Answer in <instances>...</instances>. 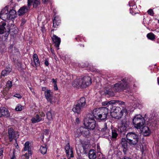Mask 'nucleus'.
Here are the masks:
<instances>
[{
    "instance_id": "obj_50",
    "label": "nucleus",
    "mask_w": 159,
    "mask_h": 159,
    "mask_svg": "<svg viewBox=\"0 0 159 159\" xmlns=\"http://www.w3.org/2000/svg\"><path fill=\"white\" fill-rule=\"evenodd\" d=\"M117 102L116 103H118L120 105H123L124 104V102H120L118 100H116Z\"/></svg>"
},
{
    "instance_id": "obj_26",
    "label": "nucleus",
    "mask_w": 159,
    "mask_h": 159,
    "mask_svg": "<svg viewBox=\"0 0 159 159\" xmlns=\"http://www.w3.org/2000/svg\"><path fill=\"white\" fill-rule=\"evenodd\" d=\"M43 118L40 117L39 115L37 114L35 116V117H33L31 119V120L32 123H35L43 120Z\"/></svg>"
},
{
    "instance_id": "obj_14",
    "label": "nucleus",
    "mask_w": 159,
    "mask_h": 159,
    "mask_svg": "<svg viewBox=\"0 0 159 159\" xmlns=\"http://www.w3.org/2000/svg\"><path fill=\"white\" fill-rule=\"evenodd\" d=\"M45 97L48 101L51 103H53L54 102L52 101L54 97L53 96V93L50 90H47L44 92Z\"/></svg>"
},
{
    "instance_id": "obj_49",
    "label": "nucleus",
    "mask_w": 159,
    "mask_h": 159,
    "mask_svg": "<svg viewBox=\"0 0 159 159\" xmlns=\"http://www.w3.org/2000/svg\"><path fill=\"white\" fill-rule=\"evenodd\" d=\"M52 82H53V83L54 84H57V79H52Z\"/></svg>"
},
{
    "instance_id": "obj_23",
    "label": "nucleus",
    "mask_w": 159,
    "mask_h": 159,
    "mask_svg": "<svg viewBox=\"0 0 159 159\" xmlns=\"http://www.w3.org/2000/svg\"><path fill=\"white\" fill-rule=\"evenodd\" d=\"M94 117H95L93 116V115L91 114H88L87 117L84 120V124H86V122H88L89 123L90 122H93V121H95Z\"/></svg>"
},
{
    "instance_id": "obj_61",
    "label": "nucleus",
    "mask_w": 159,
    "mask_h": 159,
    "mask_svg": "<svg viewBox=\"0 0 159 159\" xmlns=\"http://www.w3.org/2000/svg\"><path fill=\"white\" fill-rule=\"evenodd\" d=\"M157 145L158 146H159V144L158 145V144H157Z\"/></svg>"
},
{
    "instance_id": "obj_24",
    "label": "nucleus",
    "mask_w": 159,
    "mask_h": 159,
    "mask_svg": "<svg viewBox=\"0 0 159 159\" xmlns=\"http://www.w3.org/2000/svg\"><path fill=\"white\" fill-rule=\"evenodd\" d=\"M118 129L115 128L111 129V138L112 140H116L118 136Z\"/></svg>"
},
{
    "instance_id": "obj_55",
    "label": "nucleus",
    "mask_w": 159,
    "mask_h": 159,
    "mask_svg": "<svg viewBox=\"0 0 159 159\" xmlns=\"http://www.w3.org/2000/svg\"><path fill=\"white\" fill-rule=\"evenodd\" d=\"M50 51L52 54L54 53V50L52 49V48H51L50 49Z\"/></svg>"
},
{
    "instance_id": "obj_19",
    "label": "nucleus",
    "mask_w": 159,
    "mask_h": 159,
    "mask_svg": "<svg viewBox=\"0 0 159 159\" xmlns=\"http://www.w3.org/2000/svg\"><path fill=\"white\" fill-rule=\"evenodd\" d=\"M29 9V7L24 6L21 7L18 11V15L20 16H22L27 12Z\"/></svg>"
},
{
    "instance_id": "obj_54",
    "label": "nucleus",
    "mask_w": 159,
    "mask_h": 159,
    "mask_svg": "<svg viewBox=\"0 0 159 159\" xmlns=\"http://www.w3.org/2000/svg\"><path fill=\"white\" fill-rule=\"evenodd\" d=\"M122 159H132L130 158L127 157L125 156L123 158H122Z\"/></svg>"
},
{
    "instance_id": "obj_1",
    "label": "nucleus",
    "mask_w": 159,
    "mask_h": 159,
    "mask_svg": "<svg viewBox=\"0 0 159 159\" xmlns=\"http://www.w3.org/2000/svg\"><path fill=\"white\" fill-rule=\"evenodd\" d=\"M109 111L108 108L106 107L97 108L93 110V114L97 119L104 120L107 119Z\"/></svg>"
},
{
    "instance_id": "obj_5",
    "label": "nucleus",
    "mask_w": 159,
    "mask_h": 159,
    "mask_svg": "<svg viewBox=\"0 0 159 159\" xmlns=\"http://www.w3.org/2000/svg\"><path fill=\"white\" fill-rule=\"evenodd\" d=\"M144 118L140 115H136L133 119L134 127L137 129H141L145 123Z\"/></svg>"
},
{
    "instance_id": "obj_37",
    "label": "nucleus",
    "mask_w": 159,
    "mask_h": 159,
    "mask_svg": "<svg viewBox=\"0 0 159 159\" xmlns=\"http://www.w3.org/2000/svg\"><path fill=\"white\" fill-rule=\"evenodd\" d=\"M104 93L106 95H108L110 96H113L114 95V92L110 89L107 90Z\"/></svg>"
},
{
    "instance_id": "obj_47",
    "label": "nucleus",
    "mask_w": 159,
    "mask_h": 159,
    "mask_svg": "<svg viewBox=\"0 0 159 159\" xmlns=\"http://www.w3.org/2000/svg\"><path fill=\"white\" fill-rule=\"evenodd\" d=\"M54 89L55 90H57L58 89V87L57 86V84H54Z\"/></svg>"
},
{
    "instance_id": "obj_11",
    "label": "nucleus",
    "mask_w": 159,
    "mask_h": 159,
    "mask_svg": "<svg viewBox=\"0 0 159 159\" xmlns=\"http://www.w3.org/2000/svg\"><path fill=\"white\" fill-rule=\"evenodd\" d=\"M110 130L108 129L107 127L106 123H105L104 125V127L102 128L100 131V134L102 137L107 138L110 135Z\"/></svg>"
},
{
    "instance_id": "obj_15",
    "label": "nucleus",
    "mask_w": 159,
    "mask_h": 159,
    "mask_svg": "<svg viewBox=\"0 0 159 159\" xmlns=\"http://www.w3.org/2000/svg\"><path fill=\"white\" fill-rule=\"evenodd\" d=\"M7 34L5 35L4 37L6 39L8 36L10 31L11 32L15 33V30H16L15 28V26L13 24H11L10 25L8 24L7 26Z\"/></svg>"
},
{
    "instance_id": "obj_40",
    "label": "nucleus",
    "mask_w": 159,
    "mask_h": 159,
    "mask_svg": "<svg viewBox=\"0 0 159 159\" xmlns=\"http://www.w3.org/2000/svg\"><path fill=\"white\" fill-rule=\"evenodd\" d=\"M12 86V82L11 81H8L6 84V88L8 89H10L11 88Z\"/></svg>"
},
{
    "instance_id": "obj_38",
    "label": "nucleus",
    "mask_w": 159,
    "mask_h": 159,
    "mask_svg": "<svg viewBox=\"0 0 159 159\" xmlns=\"http://www.w3.org/2000/svg\"><path fill=\"white\" fill-rule=\"evenodd\" d=\"M148 38L151 40H153L155 39V36L152 33H148L147 35Z\"/></svg>"
},
{
    "instance_id": "obj_30",
    "label": "nucleus",
    "mask_w": 159,
    "mask_h": 159,
    "mask_svg": "<svg viewBox=\"0 0 159 159\" xmlns=\"http://www.w3.org/2000/svg\"><path fill=\"white\" fill-rule=\"evenodd\" d=\"M30 143L28 141L26 142L24 145V150L26 151L28 150V154L31 155L32 154L31 151L30 149Z\"/></svg>"
},
{
    "instance_id": "obj_12",
    "label": "nucleus",
    "mask_w": 159,
    "mask_h": 159,
    "mask_svg": "<svg viewBox=\"0 0 159 159\" xmlns=\"http://www.w3.org/2000/svg\"><path fill=\"white\" fill-rule=\"evenodd\" d=\"M66 155L67 157H73L74 154L72 148L70 146L69 143H68L65 147Z\"/></svg>"
},
{
    "instance_id": "obj_16",
    "label": "nucleus",
    "mask_w": 159,
    "mask_h": 159,
    "mask_svg": "<svg viewBox=\"0 0 159 159\" xmlns=\"http://www.w3.org/2000/svg\"><path fill=\"white\" fill-rule=\"evenodd\" d=\"M10 114L8 110L5 107H0V117L3 116L5 117H8Z\"/></svg>"
},
{
    "instance_id": "obj_2",
    "label": "nucleus",
    "mask_w": 159,
    "mask_h": 159,
    "mask_svg": "<svg viewBox=\"0 0 159 159\" xmlns=\"http://www.w3.org/2000/svg\"><path fill=\"white\" fill-rule=\"evenodd\" d=\"M91 84V79L89 76H85L83 78L77 79L72 83L74 87H86Z\"/></svg>"
},
{
    "instance_id": "obj_9",
    "label": "nucleus",
    "mask_w": 159,
    "mask_h": 159,
    "mask_svg": "<svg viewBox=\"0 0 159 159\" xmlns=\"http://www.w3.org/2000/svg\"><path fill=\"white\" fill-rule=\"evenodd\" d=\"M8 134L9 141L11 142L13 139H15L16 142V144L18 146L17 139L19 136V132L15 131L12 128H10L8 129Z\"/></svg>"
},
{
    "instance_id": "obj_20",
    "label": "nucleus",
    "mask_w": 159,
    "mask_h": 159,
    "mask_svg": "<svg viewBox=\"0 0 159 159\" xmlns=\"http://www.w3.org/2000/svg\"><path fill=\"white\" fill-rule=\"evenodd\" d=\"M52 39L56 47L58 48L61 43V39L60 38L58 37L56 35H53L52 37Z\"/></svg>"
},
{
    "instance_id": "obj_6",
    "label": "nucleus",
    "mask_w": 159,
    "mask_h": 159,
    "mask_svg": "<svg viewBox=\"0 0 159 159\" xmlns=\"http://www.w3.org/2000/svg\"><path fill=\"white\" fill-rule=\"evenodd\" d=\"M111 108V111L112 112H113L114 115V117L117 119H120L124 113H126L127 110L126 109L124 108L122 110L120 107L115 106H112Z\"/></svg>"
},
{
    "instance_id": "obj_22",
    "label": "nucleus",
    "mask_w": 159,
    "mask_h": 159,
    "mask_svg": "<svg viewBox=\"0 0 159 159\" xmlns=\"http://www.w3.org/2000/svg\"><path fill=\"white\" fill-rule=\"evenodd\" d=\"M6 23L4 21H2L0 23V34H3L5 33L7 34V27H5Z\"/></svg>"
},
{
    "instance_id": "obj_41",
    "label": "nucleus",
    "mask_w": 159,
    "mask_h": 159,
    "mask_svg": "<svg viewBox=\"0 0 159 159\" xmlns=\"http://www.w3.org/2000/svg\"><path fill=\"white\" fill-rule=\"evenodd\" d=\"M89 147V145L88 144L84 143L82 144V147L85 153L86 152V151L88 150Z\"/></svg>"
},
{
    "instance_id": "obj_42",
    "label": "nucleus",
    "mask_w": 159,
    "mask_h": 159,
    "mask_svg": "<svg viewBox=\"0 0 159 159\" xmlns=\"http://www.w3.org/2000/svg\"><path fill=\"white\" fill-rule=\"evenodd\" d=\"M90 71H92L93 72H96L97 73H99V70H98L96 69L95 68H93V67H92L90 68Z\"/></svg>"
},
{
    "instance_id": "obj_48",
    "label": "nucleus",
    "mask_w": 159,
    "mask_h": 159,
    "mask_svg": "<svg viewBox=\"0 0 159 159\" xmlns=\"http://www.w3.org/2000/svg\"><path fill=\"white\" fill-rule=\"evenodd\" d=\"M22 157H25L26 158L25 159H28L29 158V156L28 155V154L27 153L25 154L24 155H23Z\"/></svg>"
},
{
    "instance_id": "obj_3",
    "label": "nucleus",
    "mask_w": 159,
    "mask_h": 159,
    "mask_svg": "<svg viewBox=\"0 0 159 159\" xmlns=\"http://www.w3.org/2000/svg\"><path fill=\"white\" fill-rule=\"evenodd\" d=\"M129 87V85L127 82V79L125 78L115 84L114 85L113 89L116 92H118L128 89Z\"/></svg>"
},
{
    "instance_id": "obj_21",
    "label": "nucleus",
    "mask_w": 159,
    "mask_h": 159,
    "mask_svg": "<svg viewBox=\"0 0 159 159\" xmlns=\"http://www.w3.org/2000/svg\"><path fill=\"white\" fill-rule=\"evenodd\" d=\"M33 4L34 7H36L39 4V0H28V6L29 7Z\"/></svg>"
},
{
    "instance_id": "obj_63",
    "label": "nucleus",
    "mask_w": 159,
    "mask_h": 159,
    "mask_svg": "<svg viewBox=\"0 0 159 159\" xmlns=\"http://www.w3.org/2000/svg\"><path fill=\"white\" fill-rule=\"evenodd\" d=\"M50 123H49L48 124L50 125Z\"/></svg>"
},
{
    "instance_id": "obj_4",
    "label": "nucleus",
    "mask_w": 159,
    "mask_h": 159,
    "mask_svg": "<svg viewBox=\"0 0 159 159\" xmlns=\"http://www.w3.org/2000/svg\"><path fill=\"white\" fill-rule=\"evenodd\" d=\"M86 105L85 98L82 97L78 100L76 104H75L72 108V111L75 113H80Z\"/></svg>"
},
{
    "instance_id": "obj_57",
    "label": "nucleus",
    "mask_w": 159,
    "mask_h": 159,
    "mask_svg": "<svg viewBox=\"0 0 159 159\" xmlns=\"http://www.w3.org/2000/svg\"><path fill=\"white\" fill-rule=\"evenodd\" d=\"M29 88H30V89L31 91L32 92H33L34 90H33L32 88L31 87H29Z\"/></svg>"
},
{
    "instance_id": "obj_45",
    "label": "nucleus",
    "mask_w": 159,
    "mask_h": 159,
    "mask_svg": "<svg viewBox=\"0 0 159 159\" xmlns=\"http://www.w3.org/2000/svg\"><path fill=\"white\" fill-rule=\"evenodd\" d=\"M14 97L19 99H20L21 98V96L19 94H16L14 95Z\"/></svg>"
},
{
    "instance_id": "obj_52",
    "label": "nucleus",
    "mask_w": 159,
    "mask_h": 159,
    "mask_svg": "<svg viewBox=\"0 0 159 159\" xmlns=\"http://www.w3.org/2000/svg\"><path fill=\"white\" fill-rule=\"evenodd\" d=\"M45 65L46 66H48L49 65V62L48 61L46 60L44 63Z\"/></svg>"
},
{
    "instance_id": "obj_53",
    "label": "nucleus",
    "mask_w": 159,
    "mask_h": 159,
    "mask_svg": "<svg viewBox=\"0 0 159 159\" xmlns=\"http://www.w3.org/2000/svg\"><path fill=\"white\" fill-rule=\"evenodd\" d=\"M42 90L43 91H44L45 92L48 89H46V87H43L42 88Z\"/></svg>"
},
{
    "instance_id": "obj_60",
    "label": "nucleus",
    "mask_w": 159,
    "mask_h": 159,
    "mask_svg": "<svg viewBox=\"0 0 159 159\" xmlns=\"http://www.w3.org/2000/svg\"><path fill=\"white\" fill-rule=\"evenodd\" d=\"M2 87V85L0 84V89Z\"/></svg>"
},
{
    "instance_id": "obj_28",
    "label": "nucleus",
    "mask_w": 159,
    "mask_h": 159,
    "mask_svg": "<svg viewBox=\"0 0 159 159\" xmlns=\"http://www.w3.org/2000/svg\"><path fill=\"white\" fill-rule=\"evenodd\" d=\"M11 68L10 67H7L1 73L2 76H7L11 71Z\"/></svg>"
},
{
    "instance_id": "obj_13",
    "label": "nucleus",
    "mask_w": 159,
    "mask_h": 159,
    "mask_svg": "<svg viewBox=\"0 0 159 159\" xmlns=\"http://www.w3.org/2000/svg\"><path fill=\"white\" fill-rule=\"evenodd\" d=\"M8 10L7 6H6L1 11L0 17L3 20H8Z\"/></svg>"
},
{
    "instance_id": "obj_32",
    "label": "nucleus",
    "mask_w": 159,
    "mask_h": 159,
    "mask_svg": "<svg viewBox=\"0 0 159 159\" xmlns=\"http://www.w3.org/2000/svg\"><path fill=\"white\" fill-rule=\"evenodd\" d=\"M46 115L47 119L50 120H52L54 117L53 113H52L51 110H50L47 113Z\"/></svg>"
},
{
    "instance_id": "obj_39",
    "label": "nucleus",
    "mask_w": 159,
    "mask_h": 159,
    "mask_svg": "<svg viewBox=\"0 0 159 159\" xmlns=\"http://www.w3.org/2000/svg\"><path fill=\"white\" fill-rule=\"evenodd\" d=\"M24 107L20 104H18L16 106L15 110L16 111H20L24 108Z\"/></svg>"
},
{
    "instance_id": "obj_34",
    "label": "nucleus",
    "mask_w": 159,
    "mask_h": 159,
    "mask_svg": "<svg viewBox=\"0 0 159 159\" xmlns=\"http://www.w3.org/2000/svg\"><path fill=\"white\" fill-rule=\"evenodd\" d=\"M117 102V101L114 100H111L108 101L104 102H102V105L103 106H105L106 105H109L114 104L116 103Z\"/></svg>"
},
{
    "instance_id": "obj_29",
    "label": "nucleus",
    "mask_w": 159,
    "mask_h": 159,
    "mask_svg": "<svg viewBox=\"0 0 159 159\" xmlns=\"http://www.w3.org/2000/svg\"><path fill=\"white\" fill-rule=\"evenodd\" d=\"M33 58L35 66L37 67L39 66L40 65V62L37 54H34L33 56Z\"/></svg>"
},
{
    "instance_id": "obj_51",
    "label": "nucleus",
    "mask_w": 159,
    "mask_h": 159,
    "mask_svg": "<svg viewBox=\"0 0 159 159\" xmlns=\"http://www.w3.org/2000/svg\"><path fill=\"white\" fill-rule=\"evenodd\" d=\"M3 151V148L0 149V156H1L2 155Z\"/></svg>"
},
{
    "instance_id": "obj_25",
    "label": "nucleus",
    "mask_w": 159,
    "mask_h": 159,
    "mask_svg": "<svg viewBox=\"0 0 159 159\" xmlns=\"http://www.w3.org/2000/svg\"><path fill=\"white\" fill-rule=\"evenodd\" d=\"M89 122H86V124H84L85 126L90 130L93 129L95 127V121L88 123Z\"/></svg>"
},
{
    "instance_id": "obj_36",
    "label": "nucleus",
    "mask_w": 159,
    "mask_h": 159,
    "mask_svg": "<svg viewBox=\"0 0 159 159\" xmlns=\"http://www.w3.org/2000/svg\"><path fill=\"white\" fill-rule=\"evenodd\" d=\"M127 141H122L121 142V144L122 147L124 148L123 151L125 153L127 148Z\"/></svg>"
},
{
    "instance_id": "obj_18",
    "label": "nucleus",
    "mask_w": 159,
    "mask_h": 159,
    "mask_svg": "<svg viewBox=\"0 0 159 159\" xmlns=\"http://www.w3.org/2000/svg\"><path fill=\"white\" fill-rule=\"evenodd\" d=\"M8 20L15 19L17 16L16 11L13 9H10L8 11Z\"/></svg>"
},
{
    "instance_id": "obj_56",
    "label": "nucleus",
    "mask_w": 159,
    "mask_h": 159,
    "mask_svg": "<svg viewBox=\"0 0 159 159\" xmlns=\"http://www.w3.org/2000/svg\"><path fill=\"white\" fill-rule=\"evenodd\" d=\"M48 0H42V2L44 3H46L48 1Z\"/></svg>"
},
{
    "instance_id": "obj_35",
    "label": "nucleus",
    "mask_w": 159,
    "mask_h": 159,
    "mask_svg": "<svg viewBox=\"0 0 159 159\" xmlns=\"http://www.w3.org/2000/svg\"><path fill=\"white\" fill-rule=\"evenodd\" d=\"M46 145H44L43 146H41L39 150L40 152L43 154H45L46 153L47 151V148H46Z\"/></svg>"
},
{
    "instance_id": "obj_17",
    "label": "nucleus",
    "mask_w": 159,
    "mask_h": 159,
    "mask_svg": "<svg viewBox=\"0 0 159 159\" xmlns=\"http://www.w3.org/2000/svg\"><path fill=\"white\" fill-rule=\"evenodd\" d=\"M140 129L144 136H148L151 133V131L148 126H143Z\"/></svg>"
},
{
    "instance_id": "obj_7",
    "label": "nucleus",
    "mask_w": 159,
    "mask_h": 159,
    "mask_svg": "<svg viewBox=\"0 0 159 159\" xmlns=\"http://www.w3.org/2000/svg\"><path fill=\"white\" fill-rule=\"evenodd\" d=\"M126 137L128 143L131 145L136 144L139 139L138 135L133 132L128 133L126 135Z\"/></svg>"
},
{
    "instance_id": "obj_31",
    "label": "nucleus",
    "mask_w": 159,
    "mask_h": 159,
    "mask_svg": "<svg viewBox=\"0 0 159 159\" xmlns=\"http://www.w3.org/2000/svg\"><path fill=\"white\" fill-rule=\"evenodd\" d=\"M89 157L90 159H96V155L95 151L94 150L91 149L89 151Z\"/></svg>"
},
{
    "instance_id": "obj_8",
    "label": "nucleus",
    "mask_w": 159,
    "mask_h": 159,
    "mask_svg": "<svg viewBox=\"0 0 159 159\" xmlns=\"http://www.w3.org/2000/svg\"><path fill=\"white\" fill-rule=\"evenodd\" d=\"M88 128L81 127L77 129L75 131V137H78L81 135L84 136L88 137L90 134V133Z\"/></svg>"
},
{
    "instance_id": "obj_33",
    "label": "nucleus",
    "mask_w": 159,
    "mask_h": 159,
    "mask_svg": "<svg viewBox=\"0 0 159 159\" xmlns=\"http://www.w3.org/2000/svg\"><path fill=\"white\" fill-rule=\"evenodd\" d=\"M130 12L133 15H134L138 13V9L136 6H133L130 8Z\"/></svg>"
},
{
    "instance_id": "obj_43",
    "label": "nucleus",
    "mask_w": 159,
    "mask_h": 159,
    "mask_svg": "<svg viewBox=\"0 0 159 159\" xmlns=\"http://www.w3.org/2000/svg\"><path fill=\"white\" fill-rule=\"evenodd\" d=\"M148 13L149 15L152 16H153L154 14L153 11L151 9H149L148 11Z\"/></svg>"
},
{
    "instance_id": "obj_62",
    "label": "nucleus",
    "mask_w": 159,
    "mask_h": 159,
    "mask_svg": "<svg viewBox=\"0 0 159 159\" xmlns=\"http://www.w3.org/2000/svg\"><path fill=\"white\" fill-rule=\"evenodd\" d=\"M11 159H14L13 158H11Z\"/></svg>"
},
{
    "instance_id": "obj_58",
    "label": "nucleus",
    "mask_w": 159,
    "mask_h": 159,
    "mask_svg": "<svg viewBox=\"0 0 159 159\" xmlns=\"http://www.w3.org/2000/svg\"><path fill=\"white\" fill-rule=\"evenodd\" d=\"M157 82H158V84L159 85V78H157Z\"/></svg>"
},
{
    "instance_id": "obj_10",
    "label": "nucleus",
    "mask_w": 159,
    "mask_h": 159,
    "mask_svg": "<svg viewBox=\"0 0 159 159\" xmlns=\"http://www.w3.org/2000/svg\"><path fill=\"white\" fill-rule=\"evenodd\" d=\"M129 121L124 119L121 121V125L118 129V131L124 134L126 131L127 129L129 126Z\"/></svg>"
},
{
    "instance_id": "obj_27",
    "label": "nucleus",
    "mask_w": 159,
    "mask_h": 159,
    "mask_svg": "<svg viewBox=\"0 0 159 159\" xmlns=\"http://www.w3.org/2000/svg\"><path fill=\"white\" fill-rule=\"evenodd\" d=\"M61 22V20L58 16H56L54 17L53 20V27L56 28L58 26Z\"/></svg>"
},
{
    "instance_id": "obj_59",
    "label": "nucleus",
    "mask_w": 159,
    "mask_h": 159,
    "mask_svg": "<svg viewBox=\"0 0 159 159\" xmlns=\"http://www.w3.org/2000/svg\"><path fill=\"white\" fill-rule=\"evenodd\" d=\"M62 59H63V60H64V61H66V58H62Z\"/></svg>"
},
{
    "instance_id": "obj_44",
    "label": "nucleus",
    "mask_w": 159,
    "mask_h": 159,
    "mask_svg": "<svg viewBox=\"0 0 159 159\" xmlns=\"http://www.w3.org/2000/svg\"><path fill=\"white\" fill-rule=\"evenodd\" d=\"M26 20L25 18L22 19L21 20V23L20 24V25L21 26H23L26 22Z\"/></svg>"
},
{
    "instance_id": "obj_46",
    "label": "nucleus",
    "mask_w": 159,
    "mask_h": 159,
    "mask_svg": "<svg viewBox=\"0 0 159 159\" xmlns=\"http://www.w3.org/2000/svg\"><path fill=\"white\" fill-rule=\"evenodd\" d=\"M40 117H41V118L44 117L45 116V114L43 112H41L39 113V115Z\"/></svg>"
}]
</instances>
